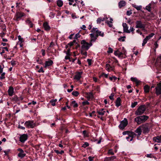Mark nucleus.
Masks as SVG:
<instances>
[{
    "mask_svg": "<svg viewBox=\"0 0 161 161\" xmlns=\"http://www.w3.org/2000/svg\"><path fill=\"white\" fill-rule=\"evenodd\" d=\"M136 25L135 27L136 28L144 29L145 25L142 23L141 20H137L136 22Z\"/></svg>",
    "mask_w": 161,
    "mask_h": 161,
    "instance_id": "9",
    "label": "nucleus"
},
{
    "mask_svg": "<svg viewBox=\"0 0 161 161\" xmlns=\"http://www.w3.org/2000/svg\"><path fill=\"white\" fill-rule=\"evenodd\" d=\"M154 51H156V49L158 47V44L157 43V41L156 42H154Z\"/></svg>",
    "mask_w": 161,
    "mask_h": 161,
    "instance_id": "48",
    "label": "nucleus"
},
{
    "mask_svg": "<svg viewBox=\"0 0 161 161\" xmlns=\"http://www.w3.org/2000/svg\"><path fill=\"white\" fill-rule=\"evenodd\" d=\"M92 61L91 59H88L87 60V61L89 65H91L92 64Z\"/></svg>",
    "mask_w": 161,
    "mask_h": 161,
    "instance_id": "61",
    "label": "nucleus"
},
{
    "mask_svg": "<svg viewBox=\"0 0 161 161\" xmlns=\"http://www.w3.org/2000/svg\"><path fill=\"white\" fill-rule=\"evenodd\" d=\"M142 131V130L140 126L136 129L135 131V132L137 134V135L140 136L141 134Z\"/></svg>",
    "mask_w": 161,
    "mask_h": 161,
    "instance_id": "25",
    "label": "nucleus"
},
{
    "mask_svg": "<svg viewBox=\"0 0 161 161\" xmlns=\"http://www.w3.org/2000/svg\"><path fill=\"white\" fill-rule=\"evenodd\" d=\"M28 137L27 134H24L21 135L20 136L19 141H26Z\"/></svg>",
    "mask_w": 161,
    "mask_h": 161,
    "instance_id": "15",
    "label": "nucleus"
},
{
    "mask_svg": "<svg viewBox=\"0 0 161 161\" xmlns=\"http://www.w3.org/2000/svg\"><path fill=\"white\" fill-rule=\"evenodd\" d=\"M153 140L156 141V140H157L158 141H161V135L160 136H158L155 137H154L153 138Z\"/></svg>",
    "mask_w": 161,
    "mask_h": 161,
    "instance_id": "34",
    "label": "nucleus"
},
{
    "mask_svg": "<svg viewBox=\"0 0 161 161\" xmlns=\"http://www.w3.org/2000/svg\"><path fill=\"white\" fill-rule=\"evenodd\" d=\"M5 73L3 72V73L1 75L0 77V79L1 80H2L5 78Z\"/></svg>",
    "mask_w": 161,
    "mask_h": 161,
    "instance_id": "54",
    "label": "nucleus"
},
{
    "mask_svg": "<svg viewBox=\"0 0 161 161\" xmlns=\"http://www.w3.org/2000/svg\"><path fill=\"white\" fill-rule=\"evenodd\" d=\"M114 96V94L113 93H111L110 95L109 96V99L111 100H113Z\"/></svg>",
    "mask_w": 161,
    "mask_h": 161,
    "instance_id": "56",
    "label": "nucleus"
},
{
    "mask_svg": "<svg viewBox=\"0 0 161 161\" xmlns=\"http://www.w3.org/2000/svg\"><path fill=\"white\" fill-rule=\"evenodd\" d=\"M25 155L26 154L24 153V152L19 153L18 155V156L21 158H23L25 156Z\"/></svg>",
    "mask_w": 161,
    "mask_h": 161,
    "instance_id": "31",
    "label": "nucleus"
},
{
    "mask_svg": "<svg viewBox=\"0 0 161 161\" xmlns=\"http://www.w3.org/2000/svg\"><path fill=\"white\" fill-rule=\"evenodd\" d=\"M146 109V108L145 105H141L137 109L136 111L135 114L136 115H140L144 112Z\"/></svg>",
    "mask_w": 161,
    "mask_h": 161,
    "instance_id": "3",
    "label": "nucleus"
},
{
    "mask_svg": "<svg viewBox=\"0 0 161 161\" xmlns=\"http://www.w3.org/2000/svg\"><path fill=\"white\" fill-rule=\"evenodd\" d=\"M54 151L57 154H62L64 153V151L63 150H61L60 151H59L58 150L56 149L54 150Z\"/></svg>",
    "mask_w": 161,
    "mask_h": 161,
    "instance_id": "40",
    "label": "nucleus"
},
{
    "mask_svg": "<svg viewBox=\"0 0 161 161\" xmlns=\"http://www.w3.org/2000/svg\"><path fill=\"white\" fill-rule=\"evenodd\" d=\"M118 5L119 8H121L126 5V2L124 1H121L119 2Z\"/></svg>",
    "mask_w": 161,
    "mask_h": 161,
    "instance_id": "26",
    "label": "nucleus"
},
{
    "mask_svg": "<svg viewBox=\"0 0 161 161\" xmlns=\"http://www.w3.org/2000/svg\"><path fill=\"white\" fill-rule=\"evenodd\" d=\"M53 64V61L52 60H50L48 61H47L45 62L44 67L47 68L48 66L52 65Z\"/></svg>",
    "mask_w": 161,
    "mask_h": 161,
    "instance_id": "20",
    "label": "nucleus"
},
{
    "mask_svg": "<svg viewBox=\"0 0 161 161\" xmlns=\"http://www.w3.org/2000/svg\"><path fill=\"white\" fill-rule=\"evenodd\" d=\"M135 30V29L133 27H130V30H129V31H130V32H131L132 34H134V31Z\"/></svg>",
    "mask_w": 161,
    "mask_h": 161,
    "instance_id": "55",
    "label": "nucleus"
},
{
    "mask_svg": "<svg viewBox=\"0 0 161 161\" xmlns=\"http://www.w3.org/2000/svg\"><path fill=\"white\" fill-rule=\"evenodd\" d=\"M104 20V18L102 19L101 18H98L97 20V24H100L102 21H103Z\"/></svg>",
    "mask_w": 161,
    "mask_h": 161,
    "instance_id": "39",
    "label": "nucleus"
},
{
    "mask_svg": "<svg viewBox=\"0 0 161 161\" xmlns=\"http://www.w3.org/2000/svg\"><path fill=\"white\" fill-rule=\"evenodd\" d=\"M136 134L133 132H131L129 133V134L126 136L125 138L127 140H128L129 139H130V141H132L133 137H136Z\"/></svg>",
    "mask_w": 161,
    "mask_h": 161,
    "instance_id": "11",
    "label": "nucleus"
},
{
    "mask_svg": "<svg viewBox=\"0 0 161 161\" xmlns=\"http://www.w3.org/2000/svg\"><path fill=\"white\" fill-rule=\"evenodd\" d=\"M113 49L110 47H109L108 48V53H111L113 52Z\"/></svg>",
    "mask_w": 161,
    "mask_h": 161,
    "instance_id": "59",
    "label": "nucleus"
},
{
    "mask_svg": "<svg viewBox=\"0 0 161 161\" xmlns=\"http://www.w3.org/2000/svg\"><path fill=\"white\" fill-rule=\"evenodd\" d=\"M148 41V40L146 38H144L143 41L142 46H144L145 45V44L147 43Z\"/></svg>",
    "mask_w": 161,
    "mask_h": 161,
    "instance_id": "44",
    "label": "nucleus"
},
{
    "mask_svg": "<svg viewBox=\"0 0 161 161\" xmlns=\"http://www.w3.org/2000/svg\"><path fill=\"white\" fill-rule=\"evenodd\" d=\"M132 6L135 8L137 10H140L142 8V6L141 5L137 6L135 4H132Z\"/></svg>",
    "mask_w": 161,
    "mask_h": 161,
    "instance_id": "29",
    "label": "nucleus"
},
{
    "mask_svg": "<svg viewBox=\"0 0 161 161\" xmlns=\"http://www.w3.org/2000/svg\"><path fill=\"white\" fill-rule=\"evenodd\" d=\"M155 93L157 95H158L161 94V84H159L155 88Z\"/></svg>",
    "mask_w": 161,
    "mask_h": 161,
    "instance_id": "13",
    "label": "nucleus"
},
{
    "mask_svg": "<svg viewBox=\"0 0 161 161\" xmlns=\"http://www.w3.org/2000/svg\"><path fill=\"white\" fill-rule=\"evenodd\" d=\"M11 64L13 66L16 64V61L12 60L11 61Z\"/></svg>",
    "mask_w": 161,
    "mask_h": 161,
    "instance_id": "57",
    "label": "nucleus"
},
{
    "mask_svg": "<svg viewBox=\"0 0 161 161\" xmlns=\"http://www.w3.org/2000/svg\"><path fill=\"white\" fill-rule=\"evenodd\" d=\"M8 94L9 96H12L13 95L14 92V89L13 87L10 86L9 87V89L8 91Z\"/></svg>",
    "mask_w": 161,
    "mask_h": 161,
    "instance_id": "18",
    "label": "nucleus"
},
{
    "mask_svg": "<svg viewBox=\"0 0 161 161\" xmlns=\"http://www.w3.org/2000/svg\"><path fill=\"white\" fill-rule=\"evenodd\" d=\"M71 106H72L74 108H76L78 107L77 103L75 101H72L70 104Z\"/></svg>",
    "mask_w": 161,
    "mask_h": 161,
    "instance_id": "32",
    "label": "nucleus"
},
{
    "mask_svg": "<svg viewBox=\"0 0 161 161\" xmlns=\"http://www.w3.org/2000/svg\"><path fill=\"white\" fill-rule=\"evenodd\" d=\"M66 53V55H67L68 56H70L71 54H70V49H68V50L67 51Z\"/></svg>",
    "mask_w": 161,
    "mask_h": 161,
    "instance_id": "62",
    "label": "nucleus"
},
{
    "mask_svg": "<svg viewBox=\"0 0 161 161\" xmlns=\"http://www.w3.org/2000/svg\"><path fill=\"white\" fill-rule=\"evenodd\" d=\"M43 26L45 30L48 31L50 30V27L47 22H44L43 23Z\"/></svg>",
    "mask_w": 161,
    "mask_h": 161,
    "instance_id": "23",
    "label": "nucleus"
},
{
    "mask_svg": "<svg viewBox=\"0 0 161 161\" xmlns=\"http://www.w3.org/2000/svg\"><path fill=\"white\" fill-rule=\"evenodd\" d=\"M123 51L122 52L120 51L118 49L117 51H115L114 54L115 56H118V57L120 58H122L123 57L122 55L123 54L125 55L126 51L124 47H123Z\"/></svg>",
    "mask_w": 161,
    "mask_h": 161,
    "instance_id": "6",
    "label": "nucleus"
},
{
    "mask_svg": "<svg viewBox=\"0 0 161 161\" xmlns=\"http://www.w3.org/2000/svg\"><path fill=\"white\" fill-rule=\"evenodd\" d=\"M132 14V12H131V10L130 11H127L126 12V14L127 15H130Z\"/></svg>",
    "mask_w": 161,
    "mask_h": 161,
    "instance_id": "64",
    "label": "nucleus"
},
{
    "mask_svg": "<svg viewBox=\"0 0 161 161\" xmlns=\"http://www.w3.org/2000/svg\"><path fill=\"white\" fill-rule=\"evenodd\" d=\"M154 35V33H151L148 36H146V38L148 40L150 39Z\"/></svg>",
    "mask_w": 161,
    "mask_h": 161,
    "instance_id": "36",
    "label": "nucleus"
},
{
    "mask_svg": "<svg viewBox=\"0 0 161 161\" xmlns=\"http://www.w3.org/2000/svg\"><path fill=\"white\" fill-rule=\"evenodd\" d=\"M90 35L91 38L90 42L91 43L95 42L98 37L93 33L90 34Z\"/></svg>",
    "mask_w": 161,
    "mask_h": 161,
    "instance_id": "12",
    "label": "nucleus"
},
{
    "mask_svg": "<svg viewBox=\"0 0 161 161\" xmlns=\"http://www.w3.org/2000/svg\"><path fill=\"white\" fill-rule=\"evenodd\" d=\"M89 103L87 101H84L82 103V105L83 106H84L86 105H89Z\"/></svg>",
    "mask_w": 161,
    "mask_h": 161,
    "instance_id": "50",
    "label": "nucleus"
},
{
    "mask_svg": "<svg viewBox=\"0 0 161 161\" xmlns=\"http://www.w3.org/2000/svg\"><path fill=\"white\" fill-rule=\"evenodd\" d=\"M36 62L38 63V64H43V62L42 61V60L41 59H39V58H38V59H37Z\"/></svg>",
    "mask_w": 161,
    "mask_h": 161,
    "instance_id": "45",
    "label": "nucleus"
},
{
    "mask_svg": "<svg viewBox=\"0 0 161 161\" xmlns=\"http://www.w3.org/2000/svg\"><path fill=\"white\" fill-rule=\"evenodd\" d=\"M105 111L103 108L101 110H99L97 111V113L98 114L101 115H103L104 114Z\"/></svg>",
    "mask_w": 161,
    "mask_h": 161,
    "instance_id": "28",
    "label": "nucleus"
},
{
    "mask_svg": "<svg viewBox=\"0 0 161 161\" xmlns=\"http://www.w3.org/2000/svg\"><path fill=\"white\" fill-rule=\"evenodd\" d=\"M116 157L115 156H112L110 157H107L104 158V161H113L116 159Z\"/></svg>",
    "mask_w": 161,
    "mask_h": 161,
    "instance_id": "19",
    "label": "nucleus"
},
{
    "mask_svg": "<svg viewBox=\"0 0 161 161\" xmlns=\"http://www.w3.org/2000/svg\"><path fill=\"white\" fill-rule=\"evenodd\" d=\"M106 69L107 70L109 71L111 70H113L114 69V67L113 66H111L109 64H107L106 65Z\"/></svg>",
    "mask_w": 161,
    "mask_h": 161,
    "instance_id": "22",
    "label": "nucleus"
},
{
    "mask_svg": "<svg viewBox=\"0 0 161 161\" xmlns=\"http://www.w3.org/2000/svg\"><path fill=\"white\" fill-rule=\"evenodd\" d=\"M63 1L62 0H58L57 1V4L59 7H61L63 5Z\"/></svg>",
    "mask_w": 161,
    "mask_h": 161,
    "instance_id": "30",
    "label": "nucleus"
},
{
    "mask_svg": "<svg viewBox=\"0 0 161 161\" xmlns=\"http://www.w3.org/2000/svg\"><path fill=\"white\" fill-rule=\"evenodd\" d=\"M82 134L85 137H87L88 136V132L86 130H84L82 132Z\"/></svg>",
    "mask_w": 161,
    "mask_h": 161,
    "instance_id": "41",
    "label": "nucleus"
},
{
    "mask_svg": "<svg viewBox=\"0 0 161 161\" xmlns=\"http://www.w3.org/2000/svg\"><path fill=\"white\" fill-rule=\"evenodd\" d=\"M57 101L56 99H52L50 101V103H51V105L53 106L55 105V103Z\"/></svg>",
    "mask_w": 161,
    "mask_h": 161,
    "instance_id": "35",
    "label": "nucleus"
},
{
    "mask_svg": "<svg viewBox=\"0 0 161 161\" xmlns=\"http://www.w3.org/2000/svg\"><path fill=\"white\" fill-rule=\"evenodd\" d=\"M155 64L156 65H158L159 67H161V56L157 58Z\"/></svg>",
    "mask_w": 161,
    "mask_h": 161,
    "instance_id": "21",
    "label": "nucleus"
},
{
    "mask_svg": "<svg viewBox=\"0 0 161 161\" xmlns=\"http://www.w3.org/2000/svg\"><path fill=\"white\" fill-rule=\"evenodd\" d=\"M83 74L82 72H77L74 76V79L79 80L81 77V75Z\"/></svg>",
    "mask_w": 161,
    "mask_h": 161,
    "instance_id": "14",
    "label": "nucleus"
},
{
    "mask_svg": "<svg viewBox=\"0 0 161 161\" xmlns=\"http://www.w3.org/2000/svg\"><path fill=\"white\" fill-rule=\"evenodd\" d=\"M142 131L144 134L148 133L150 129L149 128L148 124L143 125L141 126Z\"/></svg>",
    "mask_w": 161,
    "mask_h": 161,
    "instance_id": "8",
    "label": "nucleus"
},
{
    "mask_svg": "<svg viewBox=\"0 0 161 161\" xmlns=\"http://www.w3.org/2000/svg\"><path fill=\"white\" fill-rule=\"evenodd\" d=\"M117 77L115 76L110 77H109V79L111 81L112 80H114V81H115L117 80Z\"/></svg>",
    "mask_w": 161,
    "mask_h": 161,
    "instance_id": "51",
    "label": "nucleus"
},
{
    "mask_svg": "<svg viewBox=\"0 0 161 161\" xmlns=\"http://www.w3.org/2000/svg\"><path fill=\"white\" fill-rule=\"evenodd\" d=\"M125 37H126L125 36L120 37L118 39V40L119 41H121L122 42H124L125 41L124 39L125 38Z\"/></svg>",
    "mask_w": 161,
    "mask_h": 161,
    "instance_id": "47",
    "label": "nucleus"
},
{
    "mask_svg": "<svg viewBox=\"0 0 161 161\" xmlns=\"http://www.w3.org/2000/svg\"><path fill=\"white\" fill-rule=\"evenodd\" d=\"M108 155H113L114 154V153L112 149H109L108 152Z\"/></svg>",
    "mask_w": 161,
    "mask_h": 161,
    "instance_id": "42",
    "label": "nucleus"
},
{
    "mask_svg": "<svg viewBox=\"0 0 161 161\" xmlns=\"http://www.w3.org/2000/svg\"><path fill=\"white\" fill-rule=\"evenodd\" d=\"M86 95L88 100L89 101L91 99L92 100L93 99V93L92 92L86 93Z\"/></svg>",
    "mask_w": 161,
    "mask_h": 161,
    "instance_id": "17",
    "label": "nucleus"
},
{
    "mask_svg": "<svg viewBox=\"0 0 161 161\" xmlns=\"http://www.w3.org/2000/svg\"><path fill=\"white\" fill-rule=\"evenodd\" d=\"M130 80L132 81L135 82L136 84V85H138L140 82V81L138 80L136 78L131 77Z\"/></svg>",
    "mask_w": 161,
    "mask_h": 161,
    "instance_id": "27",
    "label": "nucleus"
},
{
    "mask_svg": "<svg viewBox=\"0 0 161 161\" xmlns=\"http://www.w3.org/2000/svg\"><path fill=\"white\" fill-rule=\"evenodd\" d=\"M91 32L92 33H93L97 37L98 36L103 37L104 35L103 32L98 30V29L97 28H93L91 31Z\"/></svg>",
    "mask_w": 161,
    "mask_h": 161,
    "instance_id": "4",
    "label": "nucleus"
},
{
    "mask_svg": "<svg viewBox=\"0 0 161 161\" xmlns=\"http://www.w3.org/2000/svg\"><path fill=\"white\" fill-rule=\"evenodd\" d=\"M121 99L119 97H118L115 102V105L117 107H119L121 105Z\"/></svg>",
    "mask_w": 161,
    "mask_h": 161,
    "instance_id": "24",
    "label": "nucleus"
},
{
    "mask_svg": "<svg viewBox=\"0 0 161 161\" xmlns=\"http://www.w3.org/2000/svg\"><path fill=\"white\" fill-rule=\"evenodd\" d=\"M89 144L87 142H85L82 146V147L85 148L86 147H88L89 146Z\"/></svg>",
    "mask_w": 161,
    "mask_h": 161,
    "instance_id": "53",
    "label": "nucleus"
},
{
    "mask_svg": "<svg viewBox=\"0 0 161 161\" xmlns=\"http://www.w3.org/2000/svg\"><path fill=\"white\" fill-rule=\"evenodd\" d=\"M148 118V116L146 115L139 116L135 119V121L139 125L145 122Z\"/></svg>",
    "mask_w": 161,
    "mask_h": 161,
    "instance_id": "2",
    "label": "nucleus"
},
{
    "mask_svg": "<svg viewBox=\"0 0 161 161\" xmlns=\"http://www.w3.org/2000/svg\"><path fill=\"white\" fill-rule=\"evenodd\" d=\"M123 27V30L124 32L129 33H130V31L128 30V27L126 23H123L122 24Z\"/></svg>",
    "mask_w": 161,
    "mask_h": 161,
    "instance_id": "16",
    "label": "nucleus"
},
{
    "mask_svg": "<svg viewBox=\"0 0 161 161\" xmlns=\"http://www.w3.org/2000/svg\"><path fill=\"white\" fill-rule=\"evenodd\" d=\"M108 75L107 74H105L104 73H102L100 76H104L106 78H107L108 77Z\"/></svg>",
    "mask_w": 161,
    "mask_h": 161,
    "instance_id": "58",
    "label": "nucleus"
},
{
    "mask_svg": "<svg viewBox=\"0 0 161 161\" xmlns=\"http://www.w3.org/2000/svg\"><path fill=\"white\" fill-rule=\"evenodd\" d=\"M38 72L39 73L42 72V73H44V70L43 69L42 67H41L40 69L38 70Z\"/></svg>",
    "mask_w": 161,
    "mask_h": 161,
    "instance_id": "60",
    "label": "nucleus"
},
{
    "mask_svg": "<svg viewBox=\"0 0 161 161\" xmlns=\"http://www.w3.org/2000/svg\"><path fill=\"white\" fill-rule=\"evenodd\" d=\"M72 94L73 96L75 97H77L79 94V93L78 91H74L72 92Z\"/></svg>",
    "mask_w": 161,
    "mask_h": 161,
    "instance_id": "37",
    "label": "nucleus"
},
{
    "mask_svg": "<svg viewBox=\"0 0 161 161\" xmlns=\"http://www.w3.org/2000/svg\"><path fill=\"white\" fill-rule=\"evenodd\" d=\"M80 36L79 33L78 32L75 34L74 38L75 39H77L78 38L80 37Z\"/></svg>",
    "mask_w": 161,
    "mask_h": 161,
    "instance_id": "49",
    "label": "nucleus"
},
{
    "mask_svg": "<svg viewBox=\"0 0 161 161\" xmlns=\"http://www.w3.org/2000/svg\"><path fill=\"white\" fill-rule=\"evenodd\" d=\"M151 4L150 3L146 7V9L149 12L151 11Z\"/></svg>",
    "mask_w": 161,
    "mask_h": 161,
    "instance_id": "43",
    "label": "nucleus"
},
{
    "mask_svg": "<svg viewBox=\"0 0 161 161\" xmlns=\"http://www.w3.org/2000/svg\"><path fill=\"white\" fill-rule=\"evenodd\" d=\"M13 99L14 101H20V100L19 99L17 96H14L13 97Z\"/></svg>",
    "mask_w": 161,
    "mask_h": 161,
    "instance_id": "52",
    "label": "nucleus"
},
{
    "mask_svg": "<svg viewBox=\"0 0 161 161\" xmlns=\"http://www.w3.org/2000/svg\"><path fill=\"white\" fill-rule=\"evenodd\" d=\"M18 38L19 41L21 42V43L23 42V39L21 37V36L20 35L18 36Z\"/></svg>",
    "mask_w": 161,
    "mask_h": 161,
    "instance_id": "63",
    "label": "nucleus"
},
{
    "mask_svg": "<svg viewBox=\"0 0 161 161\" xmlns=\"http://www.w3.org/2000/svg\"><path fill=\"white\" fill-rule=\"evenodd\" d=\"M128 121L126 118H124V120L122 121L119 126V128L121 130H123L127 125Z\"/></svg>",
    "mask_w": 161,
    "mask_h": 161,
    "instance_id": "7",
    "label": "nucleus"
},
{
    "mask_svg": "<svg viewBox=\"0 0 161 161\" xmlns=\"http://www.w3.org/2000/svg\"><path fill=\"white\" fill-rule=\"evenodd\" d=\"M26 23L28 24L30 27H32L33 26V24L31 23V21L29 19H27L26 21Z\"/></svg>",
    "mask_w": 161,
    "mask_h": 161,
    "instance_id": "38",
    "label": "nucleus"
},
{
    "mask_svg": "<svg viewBox=\"0 0 161 161\" xmlns=\"http://www.w3.org/2000/svg\"><path fill=\"white\" fill-rule=\"evenodd\" d=\"M25 125L28 128H33L35 126L36 124L33 120H28L25 122Z\"/></svg>",
    "mask_w": 161,
    "mask_h": 161,
    "instance_id": "5",
    "label": "nucleus"
},
{
    "mask_svg": "<svg viewBox=\"0 0 161 161\" xmlns=\"http://www.w3.org/2000/svg\"><path fill=\"white\" fill-rule=\"evenodd\" d=\"M25 15V14L23 12H17L15 14L16 20L18 21L22 17Z\"/></svg>",
    "mask_w": 161,
    "mask_h": 161,
    "instance_id": "10",
    "label": "nucleus"
},
{
    "mask_svg": "<svg viewBox=\"0 0 161 161\" xmlns=\"http://www.w3.org/2000/svg\"><path fill=\"white\" fill-rule=\"evenodd\" d=\"M81 44L82 45L81 48L82 50H88L90 47L92 46V44L91 42L89 43L86 42L85 40H83L81 41Z\"/></svg>",
    "mask_w": 161,
    "mask_h": 161,
    "instance_id": "1",
    "label": "nucleus"
},
{
    "mask_svg": "<svg viewBox=\"0 0 161 161\" xmlns=\"http://www.w3.org/2000/svg\"><path fill=\"white\" fill-rule=\"evenodd\" d=\"M144 92H148L149 90V87L147 85L145 86L144 87Z\"/></svg>",
    "mask_w": 161,
    "mask_h": 161,
    "instance_id": "33",
    "label": "nucleus"
},
{
    "mask_svg": "<svg viewBox=\"0 0 161 161\" xmlns=\"http://www.w3.org/2000/svg\"><path fill=\"white\" fill-rule=\"evenodd\" d=\"M137 104V102H136L132 103L131 104V107L132 108H134Z\"/></svg>",
    "mask_w": 161,
    "mask_h": 161,
    "instance_id": "46",
    "label": "nucleus"
}]
</instances>
